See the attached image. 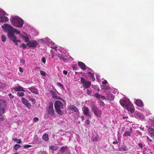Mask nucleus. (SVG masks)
Returning <instances> with one entry per match:
<instances>
[{"instance_id":"obj_1","label":"nucleus","mask_w":154,"mask_h":154,"mask_svg":"<svg viewBox=\"0 0 154 154\" xmlns=\"http://www.w3.org/2000/svg\"><path fill=\"white\" fill-rule=\"evenodd\" d=\"M3 29L5 30H8V38L14 43L15 42H21V41L19 40H17V38L14 35V34L13 32V27L8 24H5L4 25Z\"/></svg>"},{"instance_id":"obj_2","label":"nucleus","mask_w":154,"mask_h":154,"mask_svg":"<svg viewBox=\"0 0 154 154\" xmlns=\"http://www.w3.org/2000/svg\"><path fill=\"white\" fill-rule=\"evenodd\" d=\"M55 108L57 112L60 115L64 113V106L63 104L60 101H56L54 104Z\"/></svg>"},{"instance_id":"obj_3","label":"nucleus","mask_w":154,"mask_h":154,"mask_svg":"<svg viewBox=\"0 0 154 154\" xmlns=\"http://www.w3.org/2000/svg\"><path fill=\"white\" fill-rule=\"evenodd\" d=\"M11 21L13 25L19 27H22L24 23L23 20L18 17L12 18Z\"/></svg>"},{"instance_id":"obj_4","label":"nucleus","mask_w":154,"mask_h":154,"mask_svg":"<svg viewBox=\"0 0 154 154\" xmlns=\"http://www.w3.org/2000/svg\"><path fill=\"white\" fill-rule=\"evenodd\" d=\"M47 112L48 114L53 116L54 115V111L53 109V103L52 102H50L46 109Z\"/></svg>"},{"instance_id":"obj_5","label":"nucleus","mask_w":154,"mask_h":154,"mask_svg":"<svg viewBox=\"0 0 154 154\" xmlns=\"http://www.w3.org/2000/svg\"><path fill=\"white\" fill-rule=\"evenodd\" d=\"M80 80L83 84V86L85 88H88L91 86V82L87 81L83 77H80Z\"/></svg>"},{"instance_id":"obj_6","label":"nucleus","mask_w":154,"mask_h":154,"mask_svg":"<svg viewBox=\"0 0 154 154\" xmlns=\"http://www.w3.org/2000/svg\"><path fill=\"white\" fill-rule=\"evenodd\" d=\"M6 101L4 99H0V112L3 113L7 108Z\"/></svg>"},{"instance_id":"obj_7","label":"nucleus","mask_w":154,"mask_h":154,"mask_svg":"<svg viewBox=\"0 0 154 154\" xmlns=\"http://www.w3.org/2000/svg\"><path fill=\"white\" fill-rule=\"evenodd\" d=\"M130 100L128 98H124L121 99L119 101L120 104L124 109L127 105L130 103Z\"/></svg>"},{"instance_id":"obj_8","label":"nucleus","mask_w":154,"mask_h":154,"mask_svg":"<svg viewBox=\"0 0 154 154\" xmlns=\"http://www.w3.org/2000/svg\"><path fill=\"white\" fill-rule=\"evenodd\" d=\"M38 45L37 42L36 40H32L30 41H29L26 44V45L30 47L35 48Z\"/></svg>"},{"instance_id":"obj_9","label":"nucleus","mask_w":154,"mask_h":154,"mask_svg":"<svg viewBox=\"0 0 154 154\" xmlns=\"http://www.w3.org/2000/svg\"><path fill=\"white\" fill-rule=\"evenodd\" d=\"M94 114L97 117H100L102 115L101 111L98 108L94 107L92 108Z\"/></svg>"},{"instance_id":"obj_10","label":"nucleus","mask_w":154,"mask_h":154,"mask_svg":"<svg viewBox=\"0 0 154 154\" xmlns=\"http://www.w3.org/2000/svg\"><path fill=\"white\" fill-rule=\"evenodd\" d=\"M126 109L128 111H129L131 113H133L134 110V108L131 102L125 107V109Z\"/></svg>"},{"instance_id":"obj_11","label":"nucleus","mask_w":154,"mask_h":154,"mask_svg":"<svg viewBox=\"0 0 154 154\" xmlns=\"http://www.w3.org/2000/svg\"><path fill=\"white\" fill-rule=\"evenodd\" d=\"M22 103L24 104L27 107H28L29 109H30L31 107V104L29 103L28 101L25 98H23L21 101Z\"/></svg>"},{"instance_id":"obj_12","label":"nucleus","mask_w":154,"mask_h":154,"mask_svg":"<svg viewBox=\"0 0 154 154\" xmlns=\"http://www.w3.org/2000/svg\"><path fill=\"white\" fill-rule=\"evenodd\" d=\"M82 110L84 114L89 117H91L89 114V109L86 106H84L82 109Z\"/></svg>"},{"instance_id":"obj_13","label":"nucleus","mask_w":154,"mask_h":154,"mask_svg":"<svg viewBox=\"0 0 154 154\" xmlns=\"http://www.w3.org/2000/svg\"><path fill=\"white\" fill-rule=\"evenodd\" d=\"M135 104L138 106L142 107L143 106V103L142 100L137 99L135 101Z\"/></svg>"},{"instance_id":"obj_14","label":"nucleus","mask_w":154,"mask_h":154,"mask_svg":"<svg viewBox=\"0 0 154 154\" xmlns=\"http://www.w3.org/2000/svg\"><path fill=\"white\" fill-rule=\"evenodd\" d=\"M79 67L82 69L84 70L86 69V66L85 64L81 62H79L78 63Z\"/></svg>"},{"instance_id":"obj_15","label":"nucleus","mask_w":154,"mask_h":154,"mask_svg":"<svg viewBox=\"0 0 154 154\" xmlns=\"http://www.w3.org/2000/svg\"><path fill=\"white\" fill-rule=\"evenodd\" d=\"M29 90L31 91L32 93H34L36 94H38V92L37 89L33 87H31L28 88Z\"/></svg>"},{"instance_id":"obj_16","label":"nucleus","mask_w":154,"mask_h":154,"mask_svg":"<svg viewBox=\"0 0 154 154\" xmlns=\"http://www.w3.org/2000/svg\"><path fill=\"white\" fill-rule=\"evenodd\" d=\"M13 89L15 90L16 91H22L23 92H25V91L23 89V88L20 86H18L17 87H15L14 88H13Z\"/></svg>"},{"instance_id":"obj_17","label":"nucleus","mask_w":154,"mask_h":154,"mask_svg":"<svg viewBox=\"0 0 154 154\" xmlns=\"http://www.w3.org/2000/svg\"><path fill=\"white\" fill-rule=\"evenodd\" d=\"M8 20V19L7 17L1 16L0 17V22H1L3 23Z\"/></svg>"},{"instance_id":"obj_18","label":"nucleus","mask_w":154,"mask_h":154,"mask_svg":"<svg viewBox=\"0 0 154 154\" xmlns=\"http://www.w3.org/2000/svg\"><path fill=\"white\" fill-rule=\"evenodd\" d=\"M148 132L151 137L154 136V129L153 128H149L148 129Z\"/></svg>"},{"instance_id":"obj_19","label":"nucleus","mask_w":154,"mask_h":154,"mask_svg":"<svg viewBox=\"0 0 154 154\" xmlns=\"http://www.w3.org/2000/svg\"><path fill=\"white\" fill-rule=\"evenodd\" d=\"M70 109L75 112H78L79 110L77 107L75 106L71 105L69 106Z\"/></svg>"},{"instance_id":"obj_20","label":"nucleus","mask_w":154,"mask_h":154,"mask_svg":"<svg viewBox=\"0 0 154 154\" xmlns=\"http://www.w3.org/2000/svg\"><path fill=\"white\" fill-rule=\"evenodd\" d=\"M107 99L110 100H113L114 99V97L113 95L111 93H109L107 94Z\"/></svg>"},{"instance_id":"obj_21","label":"nucleus","mask_w":154,"mask_h":154,"mask_svg":"<svg viewBox=\"0 0 154 154\" xmlns=\"http://www.w3.org/2000/svg\"><path fill=\"white\" fill-rule=\"evenodd\" d=\"M68 148V147L67 146H63L60 149V151L62 153H63L67 150Z\"/></svg>"},{"instance_id":"obj_22","label":"nucleus","mask_w":154,"mask_h":154,"mask_svg":"<svg viewBox=\"0 0 154 154\" xmlns=\"http://www.w3.org/2000/svg\"><path fill=\"white\" fill-rule=\"evenodd\" d=\"M43 139L45 141H48L49 140L48 135L47 134H44L43 135Z\"/></svg>"},{"instance_id":"obj_23","label":"nucleus","mask_w":154,"mask_h":154,"mask_svg":"<svg viewBox=\"0 0 154 154\" xmlns=\"http://www.w3.org/2000/svg\"><path fill=\"white\" fill-rule=\"evenodd\" d=\"M29 35H26V36L23 38L25 40V42L26 43L28 42L29 41Z\"/></svg>"},{"instance_id":"obj_24","label":"nucleus","mask_w":154,"mask_h":154,"mask_svg":"<svg viewBox=\"0 0 154 154\" xmlns=\"http://www.w3.org/2000/svg\"><path fill=\"white\" fill-rule=\"evenodd\" d=\"M5 112H3L2 113L0 112V121H2L5 119V118L2 116L3 114Z\"/></svg>"},{"instance_id":"obj_25","label":"nucleus","mask_w":154,"mask_h":154,"mask_svg":"<svg viewBox=\"0 0 154 154\" xmlns=\"http://www.w3.org/2000/svg\"><path fill=\"white\" fill-rule=\"evenodd\" d=\"M1 40L3 42H4L6 41V37L4 35H1Z\"/></svg>"},{"instance_id":"obj_26","label":"nucleus","mask_w":154,"mask_h":154,"mask_svg":"<svg viewBox=\"0 0 154 154\" xmlns=\"http://www.w3.org/2000/svg\"><path fill=\"white\" fill-rule=\"evenodd\" d=\"M49 148L51 149L56 151L57 150V147L56 146H54V145H52L51 146H50Z\"/></svg>"},{"instance_id":"obj_27","label":"nucleus","mask_w":154,"mask_h":154,"mask_svg":"<svg viewBox=\"0 0 154 154\" xmlns=\"http://www.w3.org/2000/svg\"><path fill=\"white\" fill-rule=\"evenodd\" d=\"M6 84L0 82V89H3L6 87Z\"/></svg>"},{"instance_id":"obj_28","label":"nucleus","mask_w":154,"mask_h":154,"mask_svg":"<svg viewBox=\"0 0 154 154\" xmlns=\"http://www.w3.org/2000/svg\"><path fill=\"white\" fill-rule=\"evenodd\" d=\"M20 147V146L19 144H16L14 145V149L15 150H17Z\"/></svg>"},{"instance_id":"obj_29","label":"nucleus","mask_w":154,"mask_h":154,"mask_svg":"<svg viewBox=\"0 0 154 154\" xmlns=\"http://www.w3.org/2000/svg\"><path fill=\"white\" fill-rule=\"evenodd\" d=\"M17 95L19 97H22L24 95V93L23 92H18Z\"/></svg>"},{"instance_id":"obj_30","label":"nucleus","mask_w":154,"mask_h":154,"mask_svg":"<svg viewBox=\"0 0 154 154\" xmlns=\"http://www.w3.org/2000/svg\"><path fill=\"white\" fill-rule=\"evenodd\" d=\"M58 57H60V59H62L64 60H66L65 56L63 55L59 54L58 55Z\"/></svg>"},{"instance_id":"obj_31","label":"nucleus","mask_w":154,"mask_h":154,"mask_svg":"<svg viewBox=\"0 0 154 154\" xmlns=\"http://www.w3.org/2000/svg\"><path fill=\"white\" fill-rule=\"evenodd\" d=\"M14 140L16 142L18 143H22V141L20 139H17V138H15L14 139Z\"/></svg>"},{"instance_id":"obj_32","label":"nucleus","mask_w":154,"mask_h":154,"mask_svg":"<svg viewBox=\"0 0 154 154\" xmlns=\"http://www.w3.org/2000/svg\"><path fill=\"white\" fill-rule=\"evenodd\" d=\"M131 135L130 132H125L123 134V136L124 137H126L127 136H130Z\"/></svg>"},{"instance_id":"obj_33","label":"nucleus","mask_w":154,"mask_h":154,"mask_svg":"<svg viewBox=\"0 0 154 154\" xmlns=\"http://www.w3.org/2000/svg\"><path fill=\"white\" fill-rule=\"evenodd\" d=\"M40 73L42 75L44 76H46V73L45 71L41 70H40Z\"/></svg>"},{"instance_id":"obj_34","label":"nucleus","mask_w":154,"mask_h":154,"mask_svg":"<svg viewBox=\"0 0 154 154\" xmlns=\"http://www.w3.org/2000/svg\"><path fill=\"white\" fill-rule=\"evenodd\" d=\"M2 15H5V13L3 10H0V16Z\"/></svg>"},{"instance_id":"obj_35","label":"nucleus","mask_w":154,"mask_h":154,"mask_svg":"<svg viewBox=\"0 0 154 154\" xmlns=\"http://www.w3.org/2000/svg\"><path fill=\"white\" fill-rule=\"evenodd\" d=\"M87 74L89 75V76L91 77H93L94 79L95 80V79L94 77V75L93 74H92L91 72H89Z\"/></svg>"},{"instance_id":"obj_36","label":"nucleus","mask_w":154,"mask_h":154,"mask_svg":"<svg viewBox=\"0 0 154 154\" xmlns=\"http://www.w3.org/2000/svg\"><path fill=\"white\" fill-rule=\"evenodd\" d=\"M122 149L123 151H126L128 150V148L126 146H123Z\"/></svg>"},{"instance_id":"obj_37","label":"nucleus","mask_w":154,"mask_h":154,"mask_svg":"<svg viewBox=\"0 0 154 154\" xmlns=\"http://www.w3.org/2000/svg\"><path fill=\"white\" fill-rule=\"evenodd\" d=\"M138 145L139 146L141 149H143V145H144V144H143V143L140 142L139 143Z\"/></svg>"},{"instance_id":"obj_38","label":"nucleus","mask_w":154,"mask_h":154,"mask_svg":"<svg viewBox=\"0 0 154 154\" xmlns=\"http://www.w3.org/2000/svg\"><path fill=\"white\" fill-rule=\"evenodd\" d=\"M20 47L23 48V49H24L26 48V46L25 44L24 43H21L20 45Z\"/></svg>"},{"instance_id":"obj_39","label":"nucleus","mask_w":154,"mask_h":154,"mask_svg":"<svg viewBox=\"0 0 154 154\" xmlns=\"http://www.w3.org/2000/svg\"><path fill=\"white\" fill-rule=\"evenodd\" d=\"M94 96L96 97L97 98H100V95L97 93H95L94 94Z\"/></svg>"},{"instance_id":"obj_40","label":"nucleus","mask_w":154,"mask_h":154,"mask_svg":"<svg viewBox=\"0 0 154 154\" xmlns=\"http://www.w3.org/2000/svg\"><path fill=\"white\" fill-rule=\"evenodd\" d=\"M14 29V32H15L16 33L18 34H20V31H19L18 30H16L15 29L13 28V30Z\"/></svg>"},{"instance_id":"obj_41","label":"nucleus","mask_w":154,"mask_h":154,"mask_svg":"<svg viewBox=\"0 0 154 154\" xmlns=\"http://www.w3.org/2000/svg\"><path fill=\"white\" fill-rule=\"evenodd\" d=\"M27 34H25V33H24L23 34H20V36L21 38H23Z\"/></svg>"},{"instance_id":"obj_42","label":"nucleus","mask_w":154,"mask_h":154,"mask_svg":"<svg viewBox=\"0 0 154 154\" xmlns=\"http://www.w3.org/2000/svg\"><path fill=\"white\" fill-rule=\"evenodd\" d=\"M8 96L9 97V98L10 99H12L14 98V96L12 95L11 93H9L8 94Z\"/></svg>"},{"instance_id":"obj_43","label":"nucleus","mask_w":154,"mask_h":154,"mask_svg":"<svg viewBox=\"0 0 154 154\" xmlns=\"http://www.w3.org/2000/svg\"><path fill=\"white\" fill-rule=\"evenodd\" d=\"M31 146H32L31 145L26 144V145H24V148H27L30 147Z\"/></svg>"},{"instance_id":"obj_44","label":"nucleus","mask_w":154,"mask_h":154,"mask_svg":"<svg viewBox=\"0 0 154 154\" xmlns=\"http://www.w3.org/2000/svg\"><path fill=\"white\" fill-rule=\"evenodd\" d=\"M38 120V119L37 117H35L33 119V121L35 122H37Z\"/></svg>"},{"instance_id":"obj_45","label":"nucleus","mask_w":154,"mask_h":154,"mask_svg":"<svg viewBox=\"0 0 154 154\" xmlns=\"http://www.w3.org/2000/svg\"><path fill=\"white\" fill-rule=\"evenodd\" d=\"M104 89L107 90H109L110 89V88L108 86H105L104 87Z\"/></svg>"},{"instance_id":"obj_46","label":"nucleus","mask_w":154,"mask_h":154,"mask_svg":"<svg viewBox=\"0 0 154 154\" xmlns=\"http://www.w3.org/2000/svg\"><path fill=\"white\" fill-rule=\"evenodd\" d=\"M92 91L89 90H87V93L89 95L91 94Z\"/></svg>"},{"instance_id":"obj_47","label":"nucleus","mask_w":154,"mask_h":154,"mask_svg":"<svg viewBox=\"0 0 154 154\" xmlns=\"http://www.w3.org/2000/svg\"><path fill=\"white\" fill-rule=\"evenodd\" d=\"M57 85L59 86L60 87H62V88H63V85L61 84V83H60L59 82H58L57 83Z\"/></svg>"},{"instance_id":"obj_48","label":"nucleus","mask_w":154,"mask_h":154,"mask_svg":"<svg viewBox=\"0 0 154 154\" xmlns=\"http://www.w3.org/2000/svg\"><path fill=\"white\" fill-rule=\"evenodd\" d=\"M42 62L45 63L46 62V59H45V58L44 57H42Z\"/></svg>"},{"instance_id":"obj_49","label":"nucleus","mask_w":154,"mask_h":154,"mask_svg":"<svg viewBox=\"0 0 154 154\" xmlns=\"http://www.w3.org/2000/svg\"><path fill=\"white\" fill-rule=\"evenodd\" d=\"M107 83V81L106 80H104V81L102 82V84L103 85H106Z\"/></svg>"},{"instance_id":"obj_50","label":"nucleus","mask_w":154,"mask_h":154,"mask_svg":"<svg viewBox=\"0 0 154 154\" xmlns=\"http://www.w3.org/2000/svg\"><path fill=\"white\" fill-rule=\"evenodd\" d=\"M85 122L86 124L87 125H89L90 124V121L88 119Z\"/></svg>"},{"instance_id":"obj_51","label":"nucleus","mask_w":154,"mask_h":154,"mask_svg":"<svg viewBox=\"0 0 154 154\" xmlns=\"http://www.w3.org/2000/svg\"><path fill=\"white\" fill-rule=\"evenodd\" d=\"M100 98L101 99H103V100H104L105 99V97L103 96H102V95H100Z\"/></svg>"},{"instance_id":"obj_52","label":"nucleus","mask_w":154,"mask_h":154,"mask_svg":"<svg viewBox=\"0 0 154 154\" xmlns=\"http://www.w3.org/2000/svg\"><path fill=\"white\" fill-rule=\"evenodd\" d=\"M63 73L65 75H67L68 73L67 71L66 70H64L63 72Z\"/></svg>"},{"instance_id":"obj_53","label":"nucleus","mask_w":154,"mask_h":154,"mask_svg":"<svg viewBox=\"0 0 154 154\" xmlns=\"http://www.w3.org/2000/svg\"><path fill=\"white\" fill-rule=\"evenodd\" d=\"M19 70H20V71L21 72H23V69L21 67H19Z\"/></svg>"},{"instance_id":"obj_54","label":"nucleus","mask_w":154,"mask_h":154,"mask_svg":"<svg viewBox=\"0 0 154 154\" xmlns=\"http://www.w3.org/2000/svg\"><path fill=\"white\" fill-rule=\"evenodd\" d=\"M147 140L149 141L150 142H151L152 141L149 138L148 136H147Z\"/></svg>"},{"instance_id":"obj_55","label":"nucleus","mask_w":154,"mask_h":154,"mask_svg":"<svg viewBox=\"0 0 154 154\" xmlns=\"http://www.w3.org/2000/svg\"><path fill=\"white\" fill-rule=\"evenodd\" d=\"M118 143V142L117 141H114L113 142V144H117Z\"/></svg>"},{"instance_id":"obj_56","label":"nucleus","mask_w":154,"mask_h":154,"mask_svg":"<svg viewBox=\"0 0 154 154\" xmlns=\"http://www.w3.org/2000/svg\"><path fill=\"white\" fill-rule=\"evenodd\" d=\"M40 69V68L36 66L35 67V70H37L38 69Z\"/></svg>"},{"instance_id":"obj_57","label":"nucleus","mask_w":154,"mask_h":154,"mask_svg":"<svg viewBox=\"0 0 154 154\" xmlns=\"http://www.w3.org/2000/svg\"><path fill=\"white\" fill-rule=\"evenodd\" d=\"M129 131H130V132H131V133H132V132L133 131H132V129L131 128H130Z\"/></svg>"},{"instance_id":"obj_58","label":"nucleus","mask_w":154,"mask_h":154,"mask_svg":"<svg viewBox=\"0 0 154 154\" xmlns=\"http://www.w3.org/2000/svg\"><path fill=\"white\" fill-rule=\"evenodd\" d=\"M31 101H32L33 102H35V100L34 99H31Z\"/></svg>"},{"instance_id":"obj_59","label":"nucleus","mask_w":154,"mask_h":154,"mask_svg":"<svg viewBox=\"0 0 154 154\" xmlns=\"http://www.w3.org/2000/svg\"><path fill=\"white\" fill-rule=\"evenodd\" d=\"M81 117L82 118V121H83L84 119V117L83 116H82Z\"/></svg>"},{"instance_id":"obj_60","label":"nucleus","mask_w":154,"mask_h":154,"mask_svg":"<svg viewBox=\"0 0 154 154\" xmlns=\"http://www.w3.org/2000/svg\"><path fill=\"white\" fill-rule=\"evenodd\" d=\"M139 135H140V136H141L142 135V133L140 132L139 133Z\"/></svg>"},{"instance_id":"obj_61","label":"nucleus","mask_w":154,"mask_h":154,"mask_svg":"<svg viewBox=\"0 0 154 154\" xmlns=\"http://www.w3.org/2000/svg\"><path fill=\"white\" fill-rule=\"evenodd\" d=\"M128 117H123V118L124 119H125V118H127Z\"/></svg>"},{"instance_id":"obj_62","label":"nucleus","mask_w":154,"mask_h":154,"mask_svg":"<svg viewBox=\"0 0 154 154\" xmlns=\"http://www.w3.org/2000/svg\"><path fill=\"white\" fill-rule=\"evenodd\" d=\"M140 128L141 130L142 131H143L144 130V129H143V128Z\"/></svg>"},{"instance_id":"obj_63","label":"nucleus","mask_w":154,"mask_h":154,"mask_svg":"<svg viewBox=\"0 0 154 154\" xmlns=\"http://www.w3.org/2000/svg\"><path fill=\"white\" fill-rule=\"evenodd\" d=\"M73 69H76V68L74 66L73 67Z\"/></svg>"},{"instance_id":"obj_64","label":"nucleus","mask_w":154,"mask_h":154,"mask_svg":"<svg viewBox=\"0 0 154 154\" xmlns=\"http://www.w3.org/2000/svg\"><path fill=\"white\" fill-rule=\"evenodd\" d=\"M54 55L53 54L52 56H51V57L52 58H54Z\"/></svg>"}]
</instances>
